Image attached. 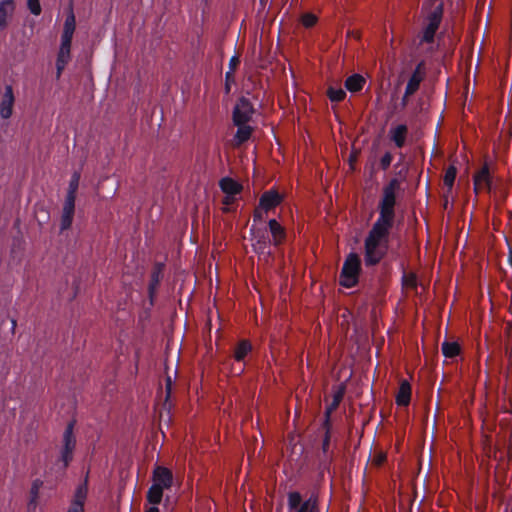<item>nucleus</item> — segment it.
I'll return each instance as SVG.
<instances>
[{"label": "nucleus", "instance_id": "obj_1", "mask_svg": "<svg viewBox=\"0 0 512 512\" xmlns=\"http://www.w3.org/2000/svg\"><path fill=\"white\" fill-rule=\"evenodd\" d=\"M399 189L400 181L397 178H392L383 187L378 204L379 216L364 240V261L367 267L379 264L388 252L389 235L396 218V191Z\"/></svg>", "mask_w": 512, "mask_h": 512}, {"label": "nucleus", "instance_id": "obj_2", "mask_svg": "<svg viewBox=\"0 0 512 512\" xmlns=\"http://www.w3.org/2000/svg\"><path fill=\"white\" fill-rule=\"evenodd\" d=\"M174 482L172 471L164 466L156 465L152 472V485L149 487L146 500L151 505L162 502L164 491L171 489Z\"/></svg>", "mask_w": 512, "mask_h": 512}, {"label": "nucleus", "instance_id": "obj_3", "mask_svg": "<svg viewBox=\"0 0 512 512\" xmlns=\"http://www.w3.org/2000/svg\"><path fill=\"white\" fill-rule=\"evenodd\" d=\"M431 11L426 17V26L423 29L421 42L433 43L435 34L440 27L444 13V4L442 1L430 0Z\"/></svg>", "mask_w": 512, "mask_h": 512}, {"label": "nucleus", "instance_id": "obj_4", "mask_svg": "<svg viewBox=\"0 0 512 512\" xmlns=\"http://www.w3.org/2000/svg\"><path fill=\"white\" fill-rule=\"evenodd\" d=\"M361 271V261L356 253H350L345 259L340 276L339 284L345 288H352L358 283Z\"/></svg>", "mask_w": 512, "mask_h": 512}, {"label": "nucleus", "instance_id": "obj_5", "mask_svg": "<svg viewBox=\"0 0 512 512\" xmlns=\"http://www.w3.org/2000/svg\"><path fill=\"white\" fill-rule=\"evenodd\" d=\"M287 506L291 512H321L318 495L311 493L303 500L298 491H291L287 494Z\"/></svg>", "mask_w": 512, "mask_h": 512}, {"label": "nucleus", "instance_id": "obj_6", "mask_svg": "<svg viewBox=\"0 0 512 512\" xmlns=\"http://www.w3.org/2000/svg\"><path fill=\"white\" fill-rule=\"evenodd\" d=\"M75 421H70L62 436V445L60 448L59 461L62 462L63 469H66L73 460L76 449V436L74 434Z\"/></svg>", "mask_w": 512, "mask_h": 512}, {"label": "nucleus", "instance_id": "obj_7", "mask_svg": "<svg viewBox=\"0 0 512 512\" xmlns=\"http://www.w3.org/2000/svg\"><path fill=\"white\" fill-rule=\"evenodd\" d=\"M250 235L253 250L257 254L270 256V246L273 243L267 233V229L256 227V225L253 224L250 228Z\"/></svg>", "mask_w": 512, "mask_h": 512}, {"label": "nucleus", "instance_id": "obj_8", "mask_svg": "<svg viewBox=\"0 0 512 512\" xmlns=\"http://www.w3.org/2000/svg\"><path fill=\"white\" fill-rule=\"evenodd\" d=\"M255 113V108L252 104V102L242 96L240 97L232 112V121L234 125H240V124H247L251 121L253 115Z\"/></svg>", "mask_w": 512, "mask_h": 512}, {"label": "nucleus", "instance_id": "obj_9", "mask_svg": "<svg viewBox=\"0 0 512 512\" xmlns=\"http://www.w3.org/2000/svg\"><path fill=\"white\" fill-rule=\"evenodd\" d=\"M76 28V19L75 15L73 13V10L70 9L69 13L67 14L64 25H63V31L61 34V44L60 48L65 50L71 51V45H72V39Z\"/></svg>", "mask_w": 512, "mask_h": 512}, {"label": "nucleus", "instance_id": "obj_10", "mask_svg": "<svg viewBox=\"0 0 512 512\" xmlns=\"http://www.w3.org/2000/svg\"><path fill=\"white\" fill-rule=\"evenodd\" d=\"M474 180V191L478 194L481 191L490 192L492 185V178L490 175L489 167L484 164L480 170L476 172L473 177Z\"/></svg>", "mask_w": 512, "mask_h": 512}, {"label": "nucleus", "instance_id": "obj_11", "mask_svg": "<svg viewBox=\"0 0 512 512\" xmlns=\"http://www.w3.org/2000/svg\"><path fill=\"white\" fill-rule=\"evenodd\" d=\"M14 102L15 96L13 87L6 85L0 100V117L2 119H9L12 116Z\"/></svg>", "mask_w": 512, "mask_h": 512}, {"label": "nucleus", "instance_id": "obj_12", "mask_svg": "<svg viewBox=\"0 0 512 512\" xmlns=\"http://www.w3.org/2000/svg\"><path fill=\"white\" fill-rule=\"evenodd\" d=\"M163 269L164 265L162 263H156L152 268L148 284V297L151 305H154V299L163 278Z\"/></svg>", "mask_w": 512, "mask_h": 512}, {"label": "nucleus", "instance_id": "obj_13", "mask_svg": "<svg viewBox=\"0 0 512 512\" xmlns=\"http://www.w3.org/2000/svg\"><path fill=\"white\" fill-rule=\"evenodd\" d=\"M424 71H425V62L420 61L416 65L412 75L410 76V78L407 82V85H406V94L407 95H413L414 93L417 92V90L420 87L421 82L424 79Z\"/></svg>", "mask_w": 512, "mask_h": 512}, {"label": "nucleus", "instance_id": "obj_14", "mask_svg": "<svg viewBox=\"0 0 512 512\" xmlns=\"http://www.w3.org/2000/svg\"><path fill=\"white\" fill-rule=\"evenodd\" d=\"M283 200V197L276 189H269L265 191L260 199L259 205L260 208H263L265 212L277 207Z\"/></svg>", "mask_w": 512, "mask_h": 512}, {"label": "nucleus", "instance_id": "obj_15", "mask_svg": "<svg viewBox=\"0 0 512 512\" xmlns=\"http://www.w3.org/2000/svg\"><path fill=\"white\" fill-rule=\"evenodd\" d=\"M74 212H75V200L65 198L62 215H61V221H60V231L61 232L70 229L72 222H73Z\"/></svg>", "mask_w": 512, "mask_h": 512}, {"label": "nucleus", "instance_id": "obj_16", "mask_svg": "<svg viewBox=\"0 0 512 512\" xmlns=\"http://www.w3.org/2000/svg\"><path fill=\"white\" fill-rule=\"evenodd\" d=\"M268 229L271 233V242L274 246H279L285 241L286 230L276 219H270L268 221Z\"/></svg>", "mask_w": 512, "mask_h": 512}, {"label": "nucleus", "instance_id": "obj_17", "mask_svg": "<svg viewBox=\"0 0 512 512\" xmlns=\"http://www.w3.org/2000/svg\"><path fill=\"white\" fill-rule=\"evenodd\" d=\"M15 10L14 0L0 1V30H4L9 25Z\"/></svg>", "mask_w": 512, "mask_h": 512}, {"label": "nucleus", "instance_id": "obj_18", "mask_svg": "<svg viewBox=\"0 0 512 512\" xmlns=\"http://www.w3.org/2000/svg\"><path fill=\"white\" fill-rule=\"evenodd\" d=\"M408 134V127L405 124H399L393 127L389 131L390 140L395 144L397 148H403L406 143V137Z\"/></svg>", "mask_w": 512, "mask_h": 512}, {"label": "nucleus", "instance_id": "obj_19", "mask_svg": "<svg viewBox=\"0 0 512 512\" xmlns=\"http://www.w3.org/2000/svg\"><path fill=\"white\" fill-rule=\"evenodd\" d=\"M411 385L407 380H402L396 395V404L398 406H408L411 400Z\"/></svg>", "mask_w": 512, "mask_h": 512}, {"label": "nucleus", "instance_id": "obj_20", "mask_svg": "<svg viewBox=\"0 0 512 512\" xmlns=\"http://www.w3.org/2000/svg\"><path fill=\"white\" fill-rule=\"evenodd\" d=\"M219 185L221 190L229 196H235L242 190V186L230 177L222 178L219 182Z\"/></svg>", "mask_w": 512, "mask_h": 512}, {"label": "nucleus", "instance_id": "obj_21", "mask_svg": "<svg viewBox=\"0 0 512 512\" xmlns=\"http://www.w3.org/2000/svg\"><path fill=\"white\" fill-rule=\"evenodd\" d=\"M237 131L234 135V142L236 146H240L243 143L247 142L253 133V128L247 124H238Z\"/></svg>", "mask_w": 512, "mask_h": 512}, {"label": "nucleus", "instance_id": "obj_22", "mask_svg": "<svg viewBox=\"0 0 512 512\" xmlns=\"http://www.w3.org/2000/svg\"><path fill=\"white\" fill-rule=\"evenodd\" d=\"M366 83L365 78L360 74H353L345 80V88L351 93L361 91Z\"/></svg>", "mask_w": 512, "mask_h": 512}, {"label": "nucleus", "instance_id": "obj_23", "mask_svg": "<svg viewBox=\"0 0 512 512\" xmlns=\"http://www.w3.org/2000/svg\"><path fill=\"white\" fill-rule=\"evenodd\" d=\"M345 387L340 386L333 395L332 402L326 407L325 410V423L328 425L330 422L331 413L337 409L344 397Z\"/></svg>", "mask_w": 512, "mask_h": 512}, {"label": "nucleus", "instance_id": "obj_24", "mask_svg": "<svg viewBox=\"0 0 512 512\" xmlns=\"http://www.w3.org/2000/svg\"><path fill=\"white\" fill-rule=\"evenodd\" d=\"M252 351V344L247 339L240 340L235 349L233 357L236 361L241 362Z\"/></svg>", "mask_w": 512, "mask_h": 512}, {"label": "nucleus", "instance_id": "obj_25", "mask_svg": "<svg viewBox=\"0 0 512 512\" xmlns=\"http://www.w3.org/2000/svg\"><path fill=\"white\" fill-rule=\"evenodd\" d=\"M71 59V51L59 48L56 59V78L59 79L65 66Z\"/></svg>", "mask_w": 512, "mask_h": 512}, {"label": "nucleus", "instance_id": "obj_26", "mask_svg": "<svg viewBox=\"0 0 512 512\" xmlns=\"http://www.w3.org/2000/svg\"><path fill=\"white\" fill-rule=\"evenodd\" d=\"M88 473L86 474L83 482H81L74 493L73 501L78 502L84 506L88 494Z\"/></svg>", "mask_w": 512, "mask_h": 512}, {"label": "nucleus", "instance_id": "obj_27", "mask_svg": "<svg viewBox=\"0 0 512 512\" xmlns=\"http://www.w3.org/2000/svg\"><path fill=\"white\" fill-rule=\"evenodd\" d=\"M80 177H81V175H80V172H78V171H75L72 174L71 179L69 181L67 194L65 197L66 199L76 200V194H77V190L79 188Z\"/></svg>", "mask_w": 512, "mask_h": 512}, {"label": "nucleus", "instance_id": "obj_28", "mask_svg": "<svg viewBox=\"0 0 512 512\" xmlns=\"http://www.w3.org/2000/svg\"><path fill=\"white\" fill-rule=\"evenodd\" d=\"M441 350L446 358H454L460 354L461 347L457 342L444 341Z\"/></svg>", "mask_w": 512, "mask_h": 512}, {"label": "nucleus", "instance_id": "obj_29", "mask_svg": "<svg viewBox=\"0 0 512 512\" xmlns=\"http://www.w3.org/2000/svg\"><path fill=\"white\" fill-rule=\"evenodd\" d=\"M327 96L331 102H341L346 97V92L342 88H334L330 86L327 89Z\"/></svg>", "mask_w": 512, "mask_h": 512}, {"label": "nucleus", "instance_id": "obj_30", "mask_svg": "<svg viewBox=\"0 0 512 512\" xmlns=\"http://www.w3.org/2000/svg\"><path fill=\"white\" fill-rule=\"evenodd\" d=\"M43 485V481L41 479H35L32 482L31 489H30V501L29 506H35L37 503L38 495L40 488Z\"/></svg>", "mask_w": 512, "mask_h": 512}, {"label": "nucleus", "instance_id": "obj_31", "mask_svg": "<svg viewBox=\"0 0 512 512\" xmlns=\"http://www.w3.org/2000/svg\"><path fill=\"white\" fill-rule=\"evenodd\" d=\"M456 174L457 170L454 166H449L445 171L443 182L449 190H451L454 185Z\"/></svg>", "mask_w": 512, "mask_h": 512}, {"label": "nucleus", "instance_id": "obj_32", "mask_svg": "<svg viewBox=\"0 0 512 512\" xmlns=\"http://www.w3.org/2000/svg\"><path fill=\"white\" fill-rule=\"evenodd\" d=\"M402 285L409 288L417 287V277L414 273L407 274L406 272L402 275Z\"/></svg>", "mask_w": 512, "mask_h": 512}, {"label": "nucleus", "instance_id": "obj_33", "mask_svg": "<svg viewBox=\"0 0 512 512\" xmlns=\"http://www.w3.org/2000/svg\"><path fill=\"white\" fill-rule=\"evenodd\" d=\"M316 15L312 13H304L301 17V22L304 27L312 28L317 23Z\"/></svg>", "mask_w": 512, "mask_h": 512}, {"label": "nucleus", "instance_id": "obj_34", "mask_svg": "<svg viewBox=\"0 0 512 512\" xmlns=\"http://www.w3.org/2000/svg\"><path fill=\"white\" fill-rule=\"evenodd\" d=\"M324 428H325V435L322 441V452L323 454H326L328 452L329 446H330V423L327 425L324 422Z\"/></svg>", "mask_w": 512, "mask_h": 512}, {"label": "nucleus", "instance_id": "obj_35", "mask_svg": "<svg viewBox=\"0 0 512 512\" xmlns=\"http://www.w3.org/2000/svg\"><path fill=\"white\" fill-rule=\"evenodd\" d=\"M392 160H393V155L391 152L387 151L385 152V154L381 157L380 159V168L383 170V171H386L388 170V168L390 167L391 163H392Z\"/></svg>", "mask_w": 512, "mask_h": 512}, {"label": "nucleus", "instance_id": "obj_36", "mask_svg": "<svg viewBox=\"0 0 512 512\" xmlns=\"http://www.w3.org/2000/svg\"><path fill=\"white\" fill-rule=\"evenodd\" d=\"M27 7L33 15L38 16L41 14L42 8L39 0H27Z\"/></svg>", "mask_w": 512, "mask_h": 512}, {"label": "nucleus", "instance_id": "obj_37", "mask_svg": "<svg viewBox=\"0 0 512 512\" xmlns=\"http://www.w3.org/2000/svg\"><path fill=\"white\" fill-rule=\"evenodd\" d=\"M264 209L260 208V205L255 208L253 213V224L255 225L256 222H261L264 219Z\"/></svg>", "mask_w": 512, "mask_h": 512}, {"label": "nucleus", "instance_id": "obj_38", "mask_svg": "<svg viewBox=\"0 0 512 512\" xmlns=\"http://www.w3.org/2000/svg\"><path fill=\"white\" fill-rule=\"evenodd\" d=\"M234 81V76L231 71H227L225 74V90L226 93L230 92V82Z\"/></svg>", "mask_w": 512, "mask_h": 512}, {"label": "nucleus", "instance_id": "obj_39", "mask_svg": "<svg viewBox=\"0 0 512 512\" xmlns=\"http://www.w3.org/2000/svg\"><path fill=\"white\" fill-rule=\"evenodd\" d=\"M165 390H166V397H165V402L168 401V399L170 398L171 396V391H172V379L170 376H167L166 377V385H165Z\"/></svg>", "mask_w": 512, "mask_h": 512}, {"label": "nucleus", "instance_id": "obj_40", "mask_svg": "<svg viewBox=\"0 0 512 512\" xmlns=\"http://www.w3.org/2000/svg\"><path fill=\"white\" fill-rule=\"evenodd\" d=\"M240 63V59L238 56L234 55L230 58L229 60V71H231L232 73L234 72V70L236 69V67L239 65Z\"/></svg>", "mask_w": 512, "mask_h": 512}, {"label": "nucleus", "instance_id": "obj_41", "mask_svg": "<svg viewBox=\"0 0 512 512\" xmlns=\"http://www.w3.org/2000/svg\"><path fill=\"white\" fill-rule=\"evenodd\" d=\"M83 510L84 506L82 504L72 500L68 512H82Z\"/></svg>", "mask_w": 512, "mask_h": 512}, {"label": "nucleus", "instance_id": "obj_42", "mask_svg": "<svg viewBox=\"0 0 512 512\" xmlns=\"http://www.w3.org/2000/svg\"><path fill=\"white\" fill-rule=\"evenodd\" d=\"M410 96H411V95H407V94H406V91L404 92V95H403V97H402V99H401V105H402L403 107H405V106L408 104V98H409Z\"/></svg>", "mask_w": 512, "mask_h": 512}, {"label": "nucleus", "instance_id": "obj_43", "mask_svg": "<svg viewBox=\"0 0 512 512\" xmlns=\"http://www.w3.org/2000/svg\"><path fill=\"white\" fill-rule=\"evenodd\" d=\"M374 461L377 465H381L385 461V456L380 455L379 457L375 458Z\"/></svg>", "mask_w": 512, "mask_h": 512}, {"label": "nucleus", "instance_id": "obj_44", "mask_svg": "<svg viewBox=\"0 0 512 512\" xmlns=\"http://www.w3.org/2000/svg\"><path fill=\"white\" fill-rule=\"evenodd\" d=\"M144 512H159V508L157 505H152L149 508L145 509Z\"/></svg>", "mask_w": 512, "mask_h": 512}, {"label": "nucleus", "instance_id": "obj_45", "mask_svg": "<svg viewBox=\"0 0 512 512\" xmlns=\"http://www.w3.org/2000/svg\"><path fill=\"white\" fill-rule=\"evenodd\" d=\"M11 322H12V330H14V329H15V327H16V320H15V319H12V321H11Z\"/></svg>", "mask_w": 512, "mask_h": 512}]
</instances>
